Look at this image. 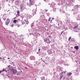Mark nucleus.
<instances>
[{
  "label": "nucleus",
  "instance_id": "0eeeda50",
  "mask_svg": "<svg viewBox=\"0 0 80 80\" xmlns=\"http://www.w3.org/2000/svg\"><path fill=\"white\" fill-rule=\"evenodd\" d=\"M76 18L77 20H80V15H78L77 16Z\"/></svg>",
  "mask_w": 80,
  "mask_h": 80
},
{
  "label": "nucleus",
  "instance_id": "6e6552de",
  "mask_svg": "<svg viewBox=\"0 0 80 80\" xmlns=\"http://www.w3.org/2000/svg\"><path fill=\"white\" fill-rule=\"evenodd\" d=\"M78 27V24H77L74 26V28H77Z\"/></svg>",
  "mask_w": 80,
  "mask_h": 80
},
{
  "label": "nucleus",
  "instance_id": "4be33fe9",
  "mask_svg": "<svg viewBox=\"0 0 80 80\" xmlns=\"http://www.w3.org/2000/svg\"><path fill=\"white\" fill-rule=\"evenodd\" d=\"M47 43H49V44L50 43V41L48 40L47 41Z\"/></svg>",
  "mask_w": 80,
  "mask_h": 80
},
{
  "label": "nucleus",
  "instance_id": "ddd939ff",
  "mask_svg": "<svg viewBox=\"0 0 80 80\" xmlns=\"http://www.w3.org/2000/svg\"><path fill=\"white\" fill-rule=\"evenodd\" d=\"M15 4H16V5H19V2H15Z\"/></svg>",
  "mask_w": 80,
  "mask_h": 80
},
{
  "label": "nucleus",
  "instance_id": "5fc2aeb1",
  "mask_svg": "<svg viewBox=\"0 0 80 80\" xmlns=\"http://www.w3.org/2000/svg\"><path fill=\"white\" fill-rule=\"evenodd\" d=\"M73 53H75V52L74 51V52H73Z\"/></svg>",
  "mask_w": 80,
  "mask_h": 80
},
{
  "label": "nucleus",
  "instance_id": "f3484780",
  "mask_svg": "<svg viewBox=\"0 0 80 80\" xmlns=\"http://www.w3.org/2000/svg\"><path fill=\"white\" fill-rule=\"evenodd\" d=\"M72 80V77H69V78L67 79V80Z\"/></svg>",
  "mask_w": 80,
  "mask_h": 80
},
{
  "label": "nucleus",
  "instance_id": "7ed1b4c3",
  "mask_svg": "<svg viewBox=\"0 0 80 80\" xmlns=\"http://www.w3.org/2000/svg\"><path fill=\"white\" fill-rule=\"evenodd\" d=\"M10 20L9 19H8L5 22V25H7L9 24L10 23Z\"/></svg>",
  "mask_w": 80,
  "mask_h": 80
},
{
  "label": "nucleus",
  "instance_id": "de8ad7c7",
  "mask_svg": "<svg viewBox=\"0 0 80 80\" xmlns=\"http://www.w3.org/2000/svg\"><path fill=\"white\" fill-rule=\"evenodd\" d=\"M0 59H1H1H2V58L0 57Z\"/></svg>",
  "mask_w": 80,
  "mask_h": 80
},
{
  "label": "nucleus",
  "instance_id": "58836bf2",
  "mask_svg": "<svg viewBox=\"0 0 80 80\" xmlns=\"http://www.w3.org/2000/svg\"><path fill=\"white\" fill-rule=\"evenodd\" d=\"M40 49H38V52H40Z\"/></svg>",
  "mask_w": 80,
  "mask_h": 80
},
{
  "label": "nucleus",
  "instance_id": "e433bc0d",
  "mask_svg": "<svg viewBox=\"0 0 80 80\" xmlns=\"http://www.w3.org/2000/svg\"><path fill=\"white\" fill-rule=\"evenodd\" d=\"M22 25H23V24H24L25 22H22Z\"/></svg>",
  "mask_w": 80,
  "mask_h": 80
},
{
  "label": "nucleus",
  "instance_id": "473e14b6",
  "mask_svg": "<svg viewBox=\"0 0 80 80\" xmlns=\"http://www.w3.org/2000/svg\"><path fill=\"white\" fill-rule=\"evenodd\" d=\"M71 39V37H69L68 38V40H70Z\"/></svg>",
  "mask_w": 80,
  "mask_h": 80
},
{
  "label": "nucleus",
  "instance_id": "f8f14e48",
  "mask_svg": "<svg viewBox=\"0 0 80 80\" xmlns=\"http://www.w3.org/2000/svg\"><path fill=\"white\" fill-rule=\"evenodd\" d=\"M17 14L16 15V16H20V12L19 11H18L17 12Z\"/></svg>",
  "mask_w": 80,
  "mask_h": 80
},
{
  "label": "nucleus",
  "instance_id": "39448f33",
  "mask_svg": "<svg viewBox=\"0 0 80 80\" xmlns=\"http://www.w3.org/2000/svg\"><path fill=\"white\" fill-rule=\"evenodd\" d=\"M50 7H52V8H53V7H55V3L54 2H52L51 4H50Z\"/></svg>",
  "mask_w": 80,
  "mask_h": 80
},
{
  "label": "nucleus",
  "instance_id": "2eb2a0df",
  "mask_svg": "<svg viewBox=\"0 0 80 80\" xmlns=\"http://www.w3.org/2000/svg\"><path fill=\"white\" fill-rule=\"evenodd\" d=\"M71 74H72V73L71 72H69L67 73L68 76H70Z\"/></svg>",
  "mask_w": 80,
  "mask_h": 80
},
{
  "label": "nucleus",
  "instance_id": "4d7b16f0",
  "mask_svg": "<svg viewBox=\"0 0 80 80\" xmlns=\"http://www.w3.org/2000/svg\"><path fill=\"white\" fill-rule=\"evenodd\" d=\"M46 0H44V1H45Z\"/></svg>",
  "mask_w": 80,
  "mask_h": 80
},
{
  "label": "nucleus",
  "instance_id": "c03bdc74",
  "mask_svg": "<svg viewBox=\"0 0 80 80\" xmlns=\"http://www.w3.org/2000/svg\"><path fill=\"white\" fill-rule=\"evenodd\" d=\"M48 5H50V3H49Z\"/></svg>",
  "mask_w": 80,
  "mask_h": 80
},
{
  "label": "nucleus",
  "instance_id": "9b49d317",
  "mask_svg": "<svg viewBox=\"0 0 80 80\" xmlns=\"http://www.w3.org/2000/svg\"><path fill=\"white\" fill-rule=\"evenodd\" d=\"M80 5H76L74 6V8H78V7H80Z\"/></svg>",
  "mask_w": 80,
  "mask_h": 80
},
{
  "label": "nucleus",
  "instance_id": "bb28decb",
  "mask_svg": "<svg viewBox=\"0 0 80 80\" xmlns=\"http://www.w3.org/2000/svg\"><path fill=\"white\" fill-rule=\"evenodd\" d=\"M31 27H33V23H32L31 25Z\"/></svg>",
  "mask_w": 80,
  "mask_h": 80
},
{
  "label": "nucleus",
  "instance_id": "f257e3e1",
  "mask_svg": "<svg viewBox=\"0 0 80 80\" xmlns=\"http://www.w3.org/2000/svg\"><path fill=\"white\" fill-rule=\"evenodd\" d=\"M19 72H18V71H17V70L15 69H14L12 70V73L13 75H18L19 74Z\"/></svg>",
  "mask_w": 80,
  "mask_h": 80
},
{
  "label": "nucleus",
  "instance_id": "6e6d98bb",
  "mask_svg": "<svg viewBox=\"0 0 80 80\" xmlns=\"http://www.w3.org/2000/svg\"><path fill=\"white\" fill-rule=\"evenodd\" d=\"M12 64H13V62H12Z\"/></svg>",
  "mask_w": 80,
  "mask_h": 80
},
{
  "label": "nucleus",
  "instance_id": "4c0bfd02",
  "mask_svg": "<svg viewBox=\"0 0 80 80\" xmlns=\"http://www.w3.org/2000/svg\"><path fill=\"white\" fill-rule=\"evenodd\" d=\"M21 17H22V18H23V17L22 16V15L21 16Z\"/></svg>",
  "mask_w": 80,
  "mask_h": 80
},
{
  "label": "nucleus",
  "instance_id": "72a5a7b5",
  "mask_svg": "<svg viewBox=\"0 0 80 80\" xmlns=\"http://www.w3.org/2000/svg\"><path fill=\"white\" fill-rule=\"evenodd\" d=\"M50 23H52V20H51V21H50Z\"/></svg>",
  "mask_w": 80,
  "mask_h": 80
},
{
  "label": "nucleus",
  "instance_id": "20e7f679",
  "mask_svg": "<svg viewBox=\"0 0 80 80\" xmlns=\"http://www.w3.org/2000/svg\"><path fill=\"white\" fill-rule=\"evenodd\" d=\"M30 3L31 5H33L34 2H35V0H29Z\"/></svg>",
  "mask_w": 80,
  "mask_h": 80
},
{
  "label": "nucleus",
  "instance_id": "b1692460",
  "mask_svg": "<svg viewBox=\"0 0 80 80\" xmlns=\"http://www.w3.org/2000/svg\"><path fill=\"white\" fill-rule=\"evenodd\" d=\"M63 75H61L60 76V79L62 78V77H63Z\"/></svg>",
  "mask_w": 80,
  "mask_h": 80
},
{
  "label": "nucleus",
  "instance_id": "37998d69",
  "mask_svg": "<svg viewBox=\"0 0 80 80\" xmlns=\"http://www.w3.org/2000/svg\"><path fill=\"white\" fill-rule=\"evenodd\" d=\"M52 20H54V18H52Z\"/></svg>",
  "mask_w": 80,
  "mask_h": 80
},
{
  "label": "nucleus",
  "instance_id": "79ce46f5",
  "mask_svg": "<svg viewBox=\"0 0 80 80\" xmlns=\"http://www.w3.org/2000/svg\"><path fill=\"white\" fill-rule=\"evenodd\" d=\"M25 69H27L28 68L27 67H25Z\"/></svg>",
  "mask_w": 80,
  "mask_h": 80
},
{
  "label": "nucleus",
  "instance_id": "3c124183",
  "mask_svg": "<svg viewBox=\"0 0 80 80\" xmlns=\"http://www.w3.org/2000/svg\"><path fill=\"white\" fill-rule=\"evenodd\" d=\"M60 25V23H59L58 24V25Z\"/></svg>",
  "mask_w": 80,
  "mask_h": 80
},
{
  "label": "nucleus",
  "instance_id": "c9c22d12",
  "mask_svg": "<svg viewBox=\"0 0 80 80\" xmlns=\"http://www.w3.org/2000/svg\"><path fill=\"white\" fill-rule=\"evenodd\" d=\"M8 67V68H10V65H9Z\"/></svg>",
  "mask_w": 80,
  "mask_h": 80
},
{
  "label": "nucleus",
  "instance_id": "7c9ffc66",
  "mask_svg": "<svg viewBox=\"0 0 80 80\" xmlns=\"http://www.w3.org/2000/svg\"><path fill=\"white\" fill-rule=\"evenodd\" d=\"M79 30V29H77V31H76V32H78V31Z\"/></svg>",
  "mask_w": 80,
  "mask_h": 80
},
{
  "label": "nucleus",
  "instance_id": "0e129e2a",
  "mask_svg": "<svg viewBox=\"0 0 80 80\" xmlns=\"http://www.w3.org/2000/svg\"><path fill=\"white\" fill-rule=\"evenodd\" d=\"M56 0V1H57V0Z\"/></svg>",
  "mask_w": 80,
  "mask_h": 80
},
{
  "label": "nucleus",
  "instance_id": "f03ea898",
  "mask_svg": "<svg viewBox=\"0 0 80 80\" xmlns=\"http://www.w3.org/2000/svg\"><path fill=\"white\" fill-rule=\"evenodd\" d=\"M20 8L21 10H23L25 9V6L24 4H22L21 5Z\"/></svg>",
  "mask_w": 80,
  "mask_h": 80
},
{
  "label": "nucleus",
  "instance_id": "393cba45",
  "mask_svg": "<svg viewBox=\"0 0 80 80\" xmlns=\"http://www.w3.org/2000/svg\"><path fill=\"white\" fill-rule=\"evenodd\" d=\"M13 22L14 23H16V22H17V20H14L13 21Z\"/></svg>",
  "mask_w": 80,
  "mask_h": 80
},
{
  "label": "nucleus",
  "instance_id": "052dcab7",
  "mask_svg": "<svg viewBox=\"0 0 80 80\" xmlns=\"http://www.w3.org/2000/svg\"><path fill=\"white\" fill-rule=\"evenodd\" d=\"M21 72H22V71H21Z\"/></svg>",
  "mask_w": 80,
  "mask_h": 80
},
{
  "label": "nucleus",
  "instance_id": "8fccbe9b",
  "mask_svg": "<svg viewBox=\"0 0 80 80\" xmlns=\"http://www.w3.org/2000/svg\"><path fill=\"white\" fill-rule=\"evenodd\" d=\"M63 13H65V11H63Z\"/></svg>",
  "mask_w": 80,
  "mask_h": 80
},
{
  "label": "nucleus",
  "instance_id": "aec40b11",
  "mask_svg": "<svg viewBox=\"0 0 80 80\" xmlns=\"http://www.w3.org/2000/svg\"><path fill=\"white\" fill-rule=\"evenodd\" d=\"M41 79L42 80H45V77H42L41 78Z\"/></svg>",
  "mask_w": 80,
  "mask_h": 80
},
{
  "label": "nucleus",
  "instance_id": "423d86ee",
  "mask_svg": "<svg viewBox=\"0 0 80 80\" xmlns=\"http://www.w3.org/2000/svg\"><path fill=\"white\" fill-rule=\"evenodd\" d=\"M30 59L31 60H35V58L34 56H32L30 57Z\"/></svg>",
  "mask_w": 80,
  "mask_h": 80
},
{
  "label": "nucleus",
  "instance_id": "9d476101",
  "mask_svg": "<svg viewBox=\"0 0 80 80\" xmlns=\"http://www.w3.org/2000/svg\"><path fill=\"white\" fill-rule=\"evenodd\" d=\"M74 48L76 50H78V48H79V47L78 46H76L74 47Z\"/></svg>",
  "mask_w": 80,
  "mask_h": 80
},
{
  "label": "nucleus",
  "instance_id": "13d9d810",
  "mask_svg": "<svg viewBox=\"0 0 80 80\" xmlns=\"http://www.w3.org/2000/svg\"><path fill=\"white\" fill-rule=\"evenodd\" d=\"M43 61L44 62H45V61Z\"/></svg>",
  "mask_w": 80,
  "mask_h": 80
},
{
  "label": "nucleus",
  "instance_id": "09e8293b",
  "mask_svg": "<svg viewBox=\"0 0 80 80\" xmlns=\"http://www.w3.org/2000/svg\"><path fill=\"white\" fill-rule=\"evenodd\" d=\"M8 59H10V58H8Z\"/></svg>",
  "mask_w": 80,
  "mask_h": 80
},
{
  "label": "nucleus",
  "instance_id": "6ab92c4d",
  "mask_svg": "<svg viewBox=\"0 0 80 80\" xmlns=\"http://www.w3.org/2000/svg\"><path fill=\"white\" fill-rule=\"evenodd\" d=\"M48 52L49 54H51L52 53V52L50 50H48Z\"/></svg>",
  "mask_w": 80,
  "mask_h": 80
},
{
  "label": "nucleus",
  "instance_id": "412c9836",
  "mask_svg": "<svg viewBox=\"0 0 80 80\" xmlns=\"http://www.w3.org/2000/svg\"><path fill=\"white\" fill-rule=\"evenodd\" d=\"M5 69H3L2 70L0 71V73H1L2 72H4V71H5Z\"/></svg>",
  "mask_w": 80,
  "mask_h": 80
},
{
  "label": "nucleus",
  "instance_id": "c85d7f7f",
  "mask_svg": "<svg viewBox=\"0 0 80 80\" xmlns=\"http://www.w3.org/2000/svg\"><path fill=\"white\" fill-rule=\"evenodd\" d=\"M10 27H13V25L12 24L10 25Z\"/></svg>",
  "mask_w": 80,
  "mask_h": 80
},
{
  "label": "nucleus",
  "instance_id": "bf43d9fd",
  "mask_svg": "<svg viewBox=\"0 0 80 80\" xmlns=\"http://www.w3.org/2000/svg\"><path fill=\"white\" fill-rule=\"evenodd\" d=\"M43 15H44V14H43V15H42V16H43Z\"/></svg>",
  "mask_w": 80,
  "mask_h": 80
},
{
  "label": "nucleus",
  "instance_id": "69168bd1",
  "mask_svg": "<svg viewBox=\"0 0 80 80\" xmlns=\"http://www.w3.org/2000/svg\"><path fill=\"white\" fill-rule=\"evenodd\" d=\"M35 80H36V79H35Z\"/></svg>",
  "mask_w": 80,
  "mask_h": 80
},
{
  "label": "nucleus",
  "instance_id": "ea45409f",
  "mask_svg": "<svg viewBox=\"0 0 80 80\" xmlns=\"http://www.w3.org/2000/svg\"><path fill=\"white\" fill-rule=\"evenodd\" d=\"M4 20L5 21V20H6V18H4Z\"/></svg>",
  "mask_w": 80,
  "mask_h": 80
},
{
  "label": "nucleus",
  "instance_id": "1a4fd4ad",
  "mask_svg": "<svg viewBox=\"0 0 80 80\" xmlns=\"http://www.w3.org/2000/svg\"><path fill=\"white\" fill-rule=\"evenodd\" d=\"M48 40H49V39H48L47 38H45L44 39V42H45V43H47V41Z\"/></svg>",
  "mask_w": 80,
  "mask_h": 80
},
{
  "label": "nucleus",
  "instance_id": "e2e57ef3",
  "mask_svg": "<svg viewBox=\"0 0 80 80\" xmlns=\"http://www.w3.org/2000/svg\"><path fill=\"white\" fill-rule=\"evenodd\" d=\"M72 11H73V9H72Z\"/></svg>",
  "mask_w": 80,
  "mask_h": 80
},
{
  "label": "nucleus",
  "instance_id": "f704fd0d",
  "mask_svg": "<svg viewBox=\"0 0 80 80\" xmlns=\"http://www.w3.org/2000/svg\"><path fill=\"white\" fill-rule=\"evenodd\" d=\"M28 23H29V22H28V21H27L26 22V23H27V24H28Z\"/></svg>",
  "mask_w": 80,
  "mask_h": 80
},
{
  "label": "nucleus",
  "instance_id": "a878e982",
  "mask_svg": "<svg viewBox=\"0 0 80 80\" xmlns=\"http://www.w3.org/2000/svg\"><path fill=\"white\" fill-rule=\"evenodd\" d=\"M51 18H49L48 19V22H50V20H51Z\"/></svg>",
  "mask_w": 80,
  "mask_h": 80
},
{
  "label": "nucleus",
  "instance_id": "5701e85b",
  "mask_svg": "<svg viewBox=\"0 0 80 80\" xmlns=\"http://www.w3.org/2000/svg\"><path fill=\"white\" fill-rule=\"evenodd\" d=\"M29 30L30 32V33H32V30H33V29H29Z\"/></svg>",
  "mask_w": 80,
  "mask_h": 80
},
{
  "label": "nucleus",
  "instance_id": "a19ab883",
  "mask_svg": "<svg viewBox=\"0 0 80 80\" xmlns=\"http://www.w3.org/2000/svg\"><path fill=\"white\" fill-rule=\"evenodd\" d=\"M47 11H48V10L46 9V12H47Z\"/></svg>",
  "mask_w": 80,
  "mask_h": 80
},
{
  "label": "nucleus",
  "instance_id": "a211bd4d",
  "mask_svg": "<svg viewBox=\"0 0 80 80\" xmlns=\"http://www.w3.org/2000/svg\"><path fill=\"white\" fill-rule=\"evenodd\" d=\"M63 73H64V74H65V72H62V73H61V75H63Z\"/></svg>",
  "mask_w": 80,
  "mask_h": 80
},
{
  "label": "nucleus",
  "instance_id": "864d4df0",
  "mask_svg": "<svg viewBox=\"0 0 80 80\" xmlns=\"http://www.w3.org/2000/svg\"><path fill=\"white\" fill-rule=\"evenodd\" d=\"M62 33H63V32H61V34H62Z\"/></svg>",
  "mask_w": 80,
  "mask_h": 80
},
{
  "label": "nucleus",
  "instance_id": "603ef678",
  "mask_svg": "<svg viewBox=\"0 0 80 80\" xmlns=\"http://www.w3.org/2000/svg\"><path fill=\"white\" fill-rule=\"evenodd\" d=\"M28 6H29V7H30V5H28Z\"/></svg>",
  "mask_w": 80,
  "mask_h": 80
},
{
  "label": "nucleus",
  "instance_id": "a18cd8bd",
  "mask_svg": "<svg viewBox=\"0 0 80 80\" xmlns=\"http://www.w3.org/2000/svg\"><path fill=\"white\" fill-rule=\"evenodd\" d=\"M48 37H50H50H51V36H48Z\"/></svg>",
  "mask_w": 80,
  "mask_h": 80
},
{
  "label": "nucleus",
  "instance_id": "cd10ccee",
  "mask_svg": "<svg viewBox=\"0 0 80 80\" xmlns=\"http://www.w3.org/2000/svg\"><path fill=\"white\" fill-rule=\"evenodd\" d=\"M46 15H47V16H49V15H50V13H48L46 14Z\"/></svg>",
  "mask_w": 80,
  "mask_h": 80
},
{
  "label": "nucleus",
  "instance_id": "2f4dec72",
  "mask_svg": "<svg viewBox=\"0 0 80 80\" xmlns=\"http://www.w3.org/2000/svg\"><path fill=\"white\" fill-rule=\"evenodd\" d=\"M34 33L35 34V33H36V32H33V33H32V34L33 35H34Z\"/></svg>",
  "mask_w": 80,
  "mask_h": 80
},
{
  "label": "nucleus",
  "instance_id": "c756f323",
  "mask_svg": "<svg viewBox=\"0 0 80 80\" xmlns=\"http://www.w3.org/2000/svg\"><path fill=\"white\" fill-rule=\"evenodd\" d=\"M18 27H20V25L18 24L16 25Z\"/></svg>",
  "mask_w": 80,
  "mask_h": 80
},
{
  "label": "nucleus",
  "instance_id": "4468645a",
  "mask_svg": "<svg viewBox=\"0 0 80 80\" xmlns=\"http://www.w3.org/2000/svg\"><path fill=\"white\" fill-rule=\"evenodd\" d=\"M37 11L34 9L32 10L33 12L35 14H36V12H37Z\"/></svg>",
  "mask_w": 80,
  "mask_h": 80
},
{
  "label": "nucleus",
  "instance_id": "680f3d73",
  "mask_svg": "<svg viewBox=\"0 0 80 80\" xmlns=\"http://www.w3.org/2000/svg\"><path fill=\"white\" fill-rule=\"evenodd\" d=\"M16 14V13H15V14H14V15H15Z\"/></svg>",
  "mask_w": 80,
  "mask_h": 80
},
{
  "label": "nucleus",
  "instance_id": "49530a36",
  "mask_svg": "<svg viewBox=\"0 0 80 80\" xmlns=\"http://www.w3.org/2000/svg\"><path fill=\"white\" fill-rule=\"evenodd\" d=\"M5 72H7V71L6 70V71H5Z\"/></svg>",
  "mask_w": 80,
  "mask_h": 80
},
{
  "label": "nucleus",
  "instance_id": "dca6fc26",
  "mask_svg": "<svg viewBox=\"0 0 80 80\" xmlns=\"http://www.w3.org/2000/svg\"><path fill=\"white\" fill-rule=\"evenodd\" d=\"M72 80V77H69V78L67 79V80Z\"/></svg>",
  "mask_w": 80,
  "mask_h": 80
}]
</instances>
